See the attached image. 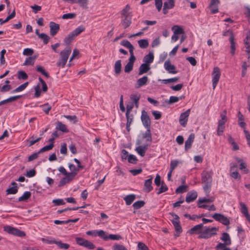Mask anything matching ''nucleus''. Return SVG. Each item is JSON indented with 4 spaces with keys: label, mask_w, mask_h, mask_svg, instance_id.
Wrapping results in <instances>:
<instances>
[{
    "label": "nucleus",
    "mask_w": 250,
    "mask_h": 250,
    "mask_svg": "<svg viewBox=\"0 0 250 250\" xmlns=\"http://www.w3.org/2000/svg\"><path fill=\"white\" fill-rule=\"evenodd\" d=\"M213 173L211 170H204L201 173L202 183L204 185L203 189L207 194L210 192L212 182Z\"/></svg>",
    "instance_id": "nucleus-1"
},
{
    "label": "nucleus",
    "mask_w": 250,
    "mask_h": 250,
    "mask_svg": "<svg viewBox=\"0 0 250 250\" xmlns=\"http://www.w3.org/2000/svg\"><path fill=\"white\" fill-rule=\"evenodd\" d=\"M218 229L216 227L211 228L208 227H204L202 233L198 236L199 239H208L217 234Z\"/></svg>",
    "instance_id": "nucleus-2"
},
{
    "label": "nucleus",
    "mask_w": 250,
    "mask_h": 250,
    "mask_svg": "<svg viewBox=\"0 0 250 250\" xmlns=\"http://www.w3.org/2000/svg\"><path fill=\"white\" fill-rule=\"evenodd\" d=\"M221 76L220 69L218 67H215L212 73V87L214 89L219 81Z\"/></svg>",
    "instance_id": "nucleus-3"
},
{
    "label": "nucleus",
    "mask_w": 250,
    "mask_h": 250,
    "mask_svg": "<svg viewBox=\"0 0 250 250\" xmlns=\"http://www.w3.org/2000/svg\"><path fill=\"white\" fill-rule=\"evenodd\" d=\"M4 230L9 234H12L20 237H23L25 235L24 231L12 227L11 226H5L4 227Z\"/></svg>",
    "instance_id": "nucleus-4"
},
{
    "label": "nucleus",
    "mask_w": 250,
    "mask_h": 250,
    "mask_svg": "<svg viewBox=\"0 0 250 250\" xmlns=\"http://www.w3.org/2000/svg\"><path fill=\"white\" fill-rule=\"evenodd\" d=\"M172 223L176 231L175 236L178 237L182 231V229L180 224L179 217L177 215H174V218L172 220Z\"/></svg>",
    "instance_id": "nucleus-5"
},
{
    "label": "nucleus",
    "mask_w": 250,
    "mask_h": 250,
    "mask_svg": "<svg viewBox=\"0 0 250 250\" xmlns=\"http://www.w3.org/2000/svg\"><path fill=\"white\" fill-rule=\"evenodd\" d=\"M190 112V109H188L185 112L182 113L179 117V123L183 127L187 125L188 117Z\"/></svg>",
    "instance_id": "nucleus-6"
},
{
    "label": "nucleus",
    "mask_w": 250,
    "mask_h": 250,
    "mask_svg": "<svg viewBox=\"0 0 250 250\" xmlns=\"http://www.w3.org/2000/svg\"><path fill=\"white\" fill-rule=\"evenodd\" d=\"M204 228L203 224H199L195 225L190 229L188 230L187 233L190 235L201 234L202 233V229Z\"/></svg>",
    "instance_id": "nucleus-7"
},
{
    "label": "nucleus",
    "mask_w": 250,
    "mask_h": 250,
    "mask_svg": "<svg viewBox=\"0 0 250 250\" xmlns=\"http://www.w3.org/2000/svg\"><path fill=\"white\" fill-rule=\"evenodd\" d=\"M141 120L144 126L146 128L150 127V119L145 110H143L142 112Z\"/></svg>",
    "instance_id": "nucleus-8"
},
{
    "label": "nucleus",
    "mask_w": 250,
    "mask_h": 250,
    "mask_svg": "<svg viewBox=\"0 0 250 250\" xmlns=\"http://www.w3.org/2000/svg\"><path fill=\"white\" fill-rule=\"evenodd\" d=\"M175 0H166L164 3L163 13L164 14H167L169 9H171L175 6Z\"/></svg>",
    "instance_id": "nucleus-9"
},
{
    "label": "nucleus",
    "mask_w": 250,
    "mask_h": 250,
    "mask_svg": "<svg viewBox=\"0 0 250 250\" xmlns=\"http://www.w3.org/2000/svg\"><path fill=\"white\" fill-rule=\"evenodd\" d=\"M148 177H149V178L145 181L144 188L143 189V190L147 193L150 192L153 189V187L152 186L153 176L150 175Z\"/></svg>",
    "instance_id": "nucleus-10"
},
{
    "label": "nucleus",
    "mask_w": 250,
    "mask_h": 250,
    "mask_svg": "<svg viewBox=\"0 0 250 250\" xmlns=\"http://www.w3.org/2000/svg\"><path fill=\"white\" fill-rule=\"evenodd\" d=\"M86 234L88 235H91L94 237L98 236L103 239H105L106 238L104 236V231L103 230H89L86 231Z\"/></svg>",
    "instance_id": "nucleus-11"
},
{
    "label": "nucleus",
    "mask_w": 250,
    "mask_h": 250,
    "mask_svg": "<svg viewBox=\"0 0 250 250\" xmlns=\"http://www.w3.org/2000/svg\"><path fill=\"white\" fill-rule=\"evenodd\" d=\"M50 33L52 36L55 35L60 30V25L53 21L49 23Z\"/></svg>",
    "instance_id": "nucleus-12"
},
{
    "label": "nucleus",
    "mask_w": 250,
    "mask_h": 250,
    "mask_svg": "<svg viewBox=\"0 0 250 250\" xmlns=\"http://www.w3.org/2000/svg\"><path fill=\"white\" fill-rule=\"evenodd\" d=\"M164 67L169 73L176 74L177 73V71L175 70L176 68L175 66L171 64L170 61L169 60H167L165 62Z\"/></svg>",
    "instance_id": "nucleus-13"
},
{
    "label": "nucleus",
    "mask_w": 250,
    "mask_h": 250,
    "mask_svg": "<svg viewBox=\"0 0 250 250\" xmlns=\"http://www.w3.org/2000/svg\"><path fill=\"white\" fill-rule=\"evenodd\" d=\"M219 0H211L209 4V8L212 14H215L218 12Z\"/></svg>",
    "instance_id": "nucleus-14"
},
{
    "label": "nucleus",
    "mask_w": 250,
    "mask_h": 250,
    "mask_svg": "<svg viewBox=\"0 0 250 250\" xmlns=\"http://www.w3.org/2000/svg\"><path fill=\"white\" fill-rule=\"evenodd\" d=\"M239 205L241 207L240 211L246 217L248 221L250 222V215L248 212V208L245 204L242 202H239Z\"/></svg>",
    "instance_id": "nucleus-15"
},
{
    "label": "nucleus",
    "mask_w": 250,
    "mask_h": 250,
    "mask_svg": "<svg viewBox=\"0 0 250 250\" xmlns=\"http://www.w3.org/2000/svg\"><path fill=\"white\" fill-rule=\"evenodd\" d=\"M197 195V193L196 191L192 190L188 192L186 196V201L187 203L191 202L196 199Z\"/></svg>",
    "instance_id": "nucleus-16"
},
{
    "label": "nucleus",
    "mask_w": 250,
    "mask_h": 250,
    "mask_svg": "<svg viewBox=\"0 0 250 250\" xmlns=\"http://www.w3.org/2000/svg\"><path fill=\"white\" fill-rule=\"evenodd\" d=\"M71 52V48L69 46H67L64 50L61 52L60 57L66 61H67Z\"/></svg>",
    "instance_id": "nucleus-17"
},
{
    "label": "nucleus",
    "mask_w": 250,
    "mask_h": 250,
    "mask_svg": "<svg viewBox=\"0 0 250 250\" xmlns=\"http://www.w3.org/2000/svg\"><path fill=\"white\" fill-rule=\"evenodd\" d=\"M148 148V145H145L144 146H139L136 147L135 149L137 153L142 157H144L145 155L146 152Z\"/></svg>",
    "instance_id": "nucleus-18"
},
{
    "label": "nucleus",
    "mask_w": 250,
    "mask_h": 250,
    "mask_svg": "<svg viewBox=\"0 0 250 250\" xmlns=\"http://www.w3.org/2000/svg\"><path fill=\"white\" fill-rule=\"evenodd\" d=\"M148 80V77L146 76L139 79L135 85V88H138L146 85Z\"/></svg>",
    "instance_id": "nucleus-19"
},
{
    "label": "nucleus",
    "mask_w": 250,
    "mask_h": 250,
    "mask_svg": "<svg viewBox=\"0 0 250 250\" xmlns=\"http://www.w3.org/2000/svg\"><path fill=\"white\" fill-rule=\"evenodd\" d=\"M194 138L195 135L193 133H191L189 135L188 139L185 142V148L186 150H188L191 147L192 144L194 141Z\"/></svg>",
    "instance_id": "nucleus-20"
},
{
    "label": "nucleus",
    "mask_w": 250,
    "mask_h": 250,
    "mask_svg": "<svg viewBox=\"0 0 250 250\" xmlns=\"http://www.w3.org/2000/svg\"><path fill=\"white\" fill-rule=\"evenodd\" d=\"M150 69V67L148 64L143 63L139 68V75H142L143 74L147 73Z\"/></svg>",
    "instance_id": "nucleus-21"
},
{
    "label": "nucleus",
    "mask_w": 250,
    "mask_h": 250,
    "mask_svg": "<svg viewBox=\"0 0 250 250\" xmlns=\"http://www.w3.org/2000/svg\"><path fill=\"white\" fill-rule=\"evenodd\" d=\"M229 41L230 43V53L232 55H234L235 51V42H234V37L232 33H230Z\"/></svg>",
    "instance_id": "nucleus-22"
},
{
    "label": "nucleus",
    "mask_w": 250,
    "mask_h": 250,
    "mask_svg": "<svg viewBox=\"0 0 250 250\" xmlns=\"http://www.w3.org/2000/svg\"><path fill=\"white\" fill-rule=\"evenodd\" d=\"M125 18L122 20L121 24L124 28H126L131 23V17L132 16H124Z\"/></svg>",
    "instance_id": "nucleus-23"
},
{
    "label": "nucleus",
    "mask_w": 250,
    "mask_h": 250,
    "mask_svg": "<svg viewBox=\"0 0 250 250\" xmlns=\"http://www.w3.org/2000/svg\"><path fill=\"white\" fill-rule=\"evenodd\" d=\"M104 236L106 237L105 239H103L104 241H107L108 239L113 240H119L122 239V236L120 235L111 234L109 235H107L105 231L104 235Z\"/></svg>",
    "instance_id": "nucleus-24"
},
{
    "label": "nucleus",
    "mask_w": 250,
    "mask_h": 250,
    "mask_svg": "<svg viewBox=\"0 0 250 250\" xmlns=\"http://www.w3.org/2000/svg\"><path fill=\"white\" fill-rule=\"evenodd\" d=\"M154 60V56L152 53H149L148 54L145 56L143 59L144 63L148 64L152 63Z\"/></svg>",
    "instance_id": "nucleus-25"
},
{
    "label": "nucleus",
    "mask_w": 250,
    "mask_h": 250,
    "mask_svg": "<svg viewBox=\"0 0 250 250\" xmlns=\"http://www.w3.org/2000/svg\"><path fill=\"white\" fill-rule=\"evenodd\" d=\"M135 198L134 194H129L125 197L124 200L125 201L126 205H130L135 200Z\"/></svg>",
    "instance_id": "nucleus-26"
},
{
    "label": "nucleus",
    "mask_w": 250,
    "mask_h": 250,
    "mask_svg": "<svg viewBox=\"0 0 250 250\" xmlns=\"http://www.w3.org/2000/svg\"><path fill=\"white\" fill-rule=\"evenodd\" d=\"M75 36L71 32L64 39V42L66 45H69L75 38Z\"/></svg>",
    "instance_id": "nucleus-27"
},
{
    "label": "nucleus",
    "mask_w": 250,
    "mask_h": 250,
    "mask_svg": "<svg viewBox=\"0 0 250 250\" xmlns=\"http://www.w3.org/2000/svg\"><path fill=\"white\" fill-rule=\"evenodd\" d=\"M121 44L127 48L129 49V52L133 51L134 47L131 43L127 40H123L121 42Z\"/></svg>",
    "instance_id": "nucleus-28"
},
{
    "label": "nucleus",
    "mask_w": 250,
    "mask_h": 250,
    "mask_svg": "<svg viewBox=\"0 0 250 250\" xmlns=\"http://www.w3.org/2000/svg\"><path fill=\"white\" fill-rule=\"evenodd\" d=\"M221 239L227 245H229L231 244V240L229 234L227 233L224 232L222 234Z\"/></svg>",
    "instance_id": "nucleus-29"
},
{
    "label": "nucleus",
    "mask_w": 250,
    "mask_h": 250,
    "mask_svg": "<svg viewBox=\"0 0 250 250\" xmlns=\"http://www.w3.org/2000/svg\"><path fill=\"white\" fill-rule=\"evenodd\" d=\"M143 138L146 139V141L151 142L152 141V136L150 128H147L145 133L143 134Z\"/></svg>",
    "instance_id": "nucleus-30"
},
{
    "label": "nucleus",
    "mask_w": 250,
    "mask_h": 250,
    "mask_svg": "<svg viewBox=\"0 0 250 250\" xmlns=\"http://www.w3.org/2000/svg\"><path fill=\"white\" fill-rule=\"evenodd\" d=\"M139 46L141 48H146L149 45L148 41L147 39H141L138 41Z\"/></svg>",
    "instance_id": "nucleus-31"
},
{
    "label": "nucleus",
    "mask_w": 250,
    "mask_h": 250,
    "mask_svg": "<svg viewBox=\"0 0 250 250\" xmlns=\"http://www.w3.org/2000/svg\"><path fill=\"white\" fill-rule=\"evenodd\" d=\"M31 193L30 191H25L23 193V195L20 197L18 199L19 202L25 201L27 200L31 196Z\"/></svg>",
    "instance_id": "nucleus-32"
},
{
    "label": "nucleus",
    "mask_w": 250,
    "mask_h": 250,
    "mask_svg": "<svg viewBox=\"0 0 250 250\" xmlns=\"http://www.w3.org/2000/svg\"><path fill=\"white\" fill-rule=\"evenodd\" d=\"M85 30V28L83 25L79 26L77 27L75 30H74L72 32L73 33L75 37H77L82 32L84 31Z\"/></svg>",
    "instance_id": "nucleus-33"
},
{
    "label": "nucleus",
    "mask_w": 250,
    "mask_h": 250,
    "mask_svg": "<svg viewBox=\"0 0 250 250\" xmlns=\"http://www.w3.org/2000/svg\"><path fill=\"white\" fill-rule=\"evenodd\" d=\"M55 244L61 249L67 250L70 247L68 244L63 243L61 241H56Z\"/></svg>",
    "instance_id": "nucleus-34"
},
{
    "label": "nucleus",
    "mask_w": 250,
    "mask_h": 250,
    "mask_svg": "<svg viewBox=\"0 0 250 250\" xmlns=\"http://www.w3.org/2000/svg\"><path fill=\"white\" fill-rule=\"evenodd\" d=\"M171 29L174 34L179 35L183 34L184 32L183 28L178 25L173 26Z\"/></svg>",
    "instance_id": "nucleus-35"
},
{
    "label": "nucleus",
    "mask_w": 250,
    "mask_h": 250,
    "mask_svg": "<svg viewBox=\"0 0 250 250\" xmlns=\"http://www.w3.org/2000/svg\"><path fill=\"white\" fill-rule=\"evenodd\" d=\"M121 68H122V64H121V60H118L115 62V65H114V70L115 72L117 74H119L120 73L121 71Z\"/></svg>",
    "instance_id": "nucleus-36"
},
{
    "label": "nucleus",
    "mask_w": 250,
    "mask_h": 250,
    "mask_svg": "<svg viewBox=\"0 0 250 250\" xmlns=\"http://www.w3.org/2000/svg\"><path fill=\"white\" fill-rule=\"evenodd\" d=\"M28 85V82H26V83L21 84V85H20L19 86L17 87L14 90H13L12 91V93H17V92H19L22 91L24 89L26 88V87Z\"/></svg>",
    "instance_id": "nucleus-37"
},
{
    "label": "nucleus",
    "mask_w": 250,
    "mask_h": 250,
    "mask_svg": "<svg viewBox=\"0 0 250 250\" xmlns=\"http://www.w3.org/2000/svg\"><path fill=\"white\" fill-rule=\"evenodd\" d=\"M56 128L58 130L62 131L63 132H68V130L67 129L66 125H65L63 124L61 122H58L57 123V125Z\"/></svg>",
    "instance_id": "nucleus-38"
},
{
    "label": "nucleus",
    "mask_w": 250,
    "mask_h": 250,
    "mask_svg": "<svg viewBox=\"0 0 250 250\" xmlns=\"http://www.w3.org/2000/svg\"><path fill=\"white\" fill-rule=\"evenodd\" d=\"M224 112L225 113L224 114H221V119L219 120L218 125L225 126V123L227 121V117L226 115V111H224Z\"/></svg>",
    "instance_id": "nucleus-39"
},
{
    "label": "nucleus",
    "mask_w": 250,
    "mask_h": 250,
    "mask_svg": "<svg viewBox=\"0 0 250 250\" xmlns=\"http://www.w3.org/2000/svg\"><path fill=\"white\" fill-rule=\"evenodd\" d=\"M36 59L35 57H29L27 58L23 63V65H32L34 64L35 62V60Z\"/></svg>",
    "instance_id": "nucleus-40"
},
{
    "label": "nucleus",
    "mask_w": 250,
    "mask_h": 250,
    "mask_svg": "<svg viewBox=\"0 0 250 250\" xmlns=\"http://www.w3.org/2000/svg\"><path fill=\"white\" fill-rule=\"evenodd\" d=\"M36 70L38 72L41 73L42 75L46 78H49V75L48 73L44 70L43 67L38 65L37 66Z\"/></svg>",
    "instance_id": "nucleus-41"
},
{
    "label": "nucleus",
    "mask_w": 250,
    "mask_h": 250,
    "mask_svg": "<svg viewBox=\"0 0 250 250\" xmlns=\"http://www.w3.org/2000/svg\"><path fill=\"white\" fill-rule=\"evenodd\" d=\"M168 190V188L165 183L162 181L161 183V186L159 188L158 191L157 192V194H160L162 193L167 191Z\"/></svg>",
    "instance_id": "nucleus-42"
},
{
    "label": "nucleus",
    "mask_w": 250,
    "mask_h": 250,
    "mask_svg": "<svg viewBox=\"0 0 250 250\" xmlns=\"http://www.w3.org/2000/svg\"><path fill=\"white\" fill-rule=\"evenodd\" d=\"M41 240L43 242L49 244H55L56 240L54 238L50 237L42 238Z\"/></svg>",
    "instance_id": "nucleus-43"
},
{
    "label": "nucleus",
    "mask_w": 250,
    "mask_h": 250,
    "mask_svg": "<svg viewBox=\"0 0 250 250\" xmlns=\"http://www.w3.org/2000/svg\"><path fill=\"white\" fill-rule=\"evenodd\" d=\"M198 207L199 208H203L208 209V210H210V211H215L216 210V208L213 205L208 206L205 205V204H203V205L199 204L198 205Z\"/></svg>",
    "instance_id": "nucleus-44"
},
{
    "label": "nucleus",
    "mask_w": 250,
    "mask_h": 250,
    "mask_svg": "<svg viewBox=\"0 0 250 250\" xmlns=\"http://www.w3.org/2000/svg\"><path fill=\"white\" fill-rule=\"evenodd\" d=\"M145 202L142 200L138 201L135 202L133 204V207L135 209H139L142 207H143L145 205Z\"/></svg>",
    "instance_id": "nucleus-45"
},
{
    "label": "nucleus",
    "mask_w": 250,
    "mask_h": 250,
    "mask_svg": "<svg viewBox=\"0 0 250 250\" xmlns=\"http://www.w3.org/2000/svg\"><path fill=\"white\" fill-rule=\"evenodd\" d=\"M6 193L7 194H15L18 192V187L13 186L9 188L6 190Z\"/></svg>",
    "instance_id": "nucleus-46"
},
{
    "label": "nucleus",
    "mask_w": 250,
    "mask_h": 250,
    "mask_svg": "<svg viewBox=\"0 0 250 250\" xmlns=\"http://www.w3.org/2000/svg\"><path fill=\"white\" fill-rule=\"evenodd\" d=\"M179 78L178 77H174L172 78L164 79L162 81L165 84H167L171 83H176L179 81Z\"/></svg>",
    "instance_id": "nucleus-47"
},
{
    "label": "nucleus",
    "mask_w": 250,
    "mask_h": 250,
    "mask_svg": "<svg viewBox=\"0 0 250 250\" xmlns=\"http://www.w3.org/2000/svg\"><path fill=\"white\" fill-rule=\"evenodd\" d=\"M78 3L81 7L86 8L87 7L88 0H76V2Z\"/></svg>",
    "instance_id": "nucleus-48"
},
{
    "label": "nucleus",
    "mask_w": 250,
    "mask_h": 250,
    "mask_svg": "<svg viewBox=\"0 0 250 250\" xmlns=\"http://www.w3.org/2000/svg\"><path fill=\"white\" fill-rule=\"evenodd\" d=\"M18 78L19 79L27 80L28 79V75L23 71H20L18 72Z\"/></svg>",
    "instance_id": "nucleus-49"
},
{
    "label": "nucleus",
    "mask_w": 250,
    "mask_h": 250,
    "mask_svg": "<svg viewBox=\"0 0 250 250\" xmlns=\"http://www.w3.org/2000/svg\"><path fill=\"white\" fill-rule=\"evenodd\" d=\"M39 37L43 40L44 44H47L49 42V37L44 33L39 34Z\"/></svg>",
    "instance_id": "nucleus-50"
},
{
    "label": "nucleus",
    "mask_w": 250,
    "mask_h": 250,
    "mask_svg": "<svg viewBox=\"0 0 250 250\" xmlns=\"http://www.w3.org/2000/svg\"><path fill=\"white\" fill-rule=\"evenodd\" d=\"M41 107L42 108V110L46 113L48 114L49 111L51 109V106L50 105L48 104H45L43 105H41Z\"/></svg>",
    "instance_id": "nucleus-51"
},
{
    "label": "nucleus",
    "mask_w": 250,
    "mask_h": 250,
    "mask_svg": "<svg viewBox=\"0 0 250 250\" xmlns=\"http://www.w3.org/2000/svg\"><path fill=\"white\" fill-rule=\"evenodd\" d=\"M52 203L54 204L55 206L63 205L65 204V202L62 199H54L52 201Z\"/></svg>",
    "instance_id": "nucleus-52"
},
{
    "label": "nucleus",
    "mask_w": 250,
    "mask_h": 250,
    "mask_svg": "<svg viewBox=\"0 0 250 250\" xmlns=\"http://www.w3.org/2000/svg\"><path fill=\"white\" fill-rule=\"evenodd\" d=\"M182 97H178L176 96H170L168 101V104H172L179 101V100L182 99Z\"/></svg>",
    "instance_id": "nucleus-53"
},
{
    "label": "nucleus",
    "mask_w": 250,
    "mask_h": 250,
    "mask_svg": "<svg viewBox=\"0 0 250 250\" xmlns=\"http://www.w3.org/2000/svg\"><path fill=\"white\" fill-rule=\"evenodd\" d=\"M180 162L177 160H172L170 162V169L173 171V170L177 167Z\"/></svg>",
    "instance_id": "nucleus-54"
},
{
    "label": "nucleus",
    "mask_w": 250,
    "mask_h": 250,
    "mask_svg": "<svg viewBox=\"0 0 250 250\" xmlns=\"http://www.w3.org/2000/svg\"><path fill=\"white\" fill-rule=\"evenodd\" d=\"M77 174H76L75 172H67V174H66L65 176L67 180H68V181L69 182L70 181L73 179V178Z\"/></svg>",
    "instance_id": "nucleus-55"
},
{
    "label": "nucleus",
    "mask_w": 250,
    "mask_h": 250,
    "mask_svg": "<svg viewBox=\"0 0 250 250\" xmlns=\"http://www.w3.org/2000/svg\"><path fill=\"white\" fill-rule=\"evenodd\" d=\"M130 99L135 104H137V103L140 99V95H138L137 94H132L130 96Z\"/></svg>",
    "instance_id": "nucleus-56"
},
{
    "label": "nucleus",
    "mask_w": 250,
    "mask_h": 250,
    "mask_svg": "<svg viewBox=\"0 0 250 250\" xmlns=\"http://www.w3.org/2000/svg\"><path fill=\"white\" fill-rule=\"evenodd\" d=\"M76 15L75 13H67L63 14L62 16L63 19H72L76 17Z\"/></svg>",
    "instance_id": "nucleus-57"
},
{
    "label": "nucleus",
    "mask_w": 250,
    "mask_h": 250,
    "mask_svg": "<svg viewBox=\"0 0 250 250\" xmlns=\"http://www.w3.org/2000/svg\"><path fill=\"white\" fill-rule=\"evenodd\" d=\"M54 147V144H50L49 145L46 146L42 148L39 151V153L43 152L46 151H48L52 149Z\"/></svg>",
    "instance_id": "nucleus-58"
},
{
    "label": "nucleus",
    "mask_w": 250,
    "mask_h": 250,
    "mask_svg": "<svg viewBox=\"0 0 250 250\" xmlns=\"http://www.w3.org/2000/svg\"><path fill=\"white\" fill-rule=\"evenodd\" d=\"M83 247L87 248L89 249L92 250L95 248V246L91 242L86 240Z\"/></svg>",
    "instance_id": "nucleus-59"
},
{
    "label": "nucleus",
    "mask_w": 250,
    "mask_h": 250,
    "mask_svg": "<svg viewBox=\"0 0 250 250\" xmlns=\"http://www.w3.org/2000/svg\"><path fill=\"white\" fill-rule=\"evenodd\" d=\"M125 116L127 120L126 124H128V125H131L133 120V114H130V113L128 114L125 113Z\"/></svg>",
    "instance_id": "nucleus-60"
},
{
    "label": "nucleus",
    "mask_w": 250,
    "mask_h": 250,
    "mask_svg": "<svg viewBox=\"0 0 250 250\" xmlns=\"http://www.w3.org/2000/svg\"><path fill=\"white\" fill-rule=\"evenodd\" d=\"M187 186L182 185L178 187L176 190L175 192L177 193H183L185 192L187 190Z\"/></svg>",
    "instance_id": "nucleus-61"
},
{
    "label": "nucleus",
    "mask_w": 250,
    "mask_h": 250,
    "mask_svg": "<svg viewBox=\"0 0 250 250\" xmlns=\"http://www.w3.org/2000/svg\"><path fill=\"white\" fill-rule=\"evenodd\" d=\"M34 53V50L31 48H27L23 50V55L25 56H31Z\"/></svg>",
    "instance_id": "nucleus-62"
},
{
    "label": "nucleus",
    "mask_w": 250,
    "mask_h": 250,
    "mask_svg": "<svg viewBox=\"0 0 250 250\" xmlns=\"http://www.w3.org/2000/svg\"><path fill=\"white\" fill-rule=\"evenodd\" d=\"M67 62V61L64 60V59H62L61 57L60 58L59 60L57 62L56 64L58 66L62 67V68H63L66 63Z\"/></svg>",
    "instance_id": "nucleus-63"
},
{
    "label": "nucleus",
    "mask_w": 250,
    "mask_h": 250,
    "mask_svg": "<svg viewBox=\"0 0 250 250\" xmlns=\"http://www.w3.org/2000/svg\"><path fill=\"white\" fill-rule=\"evenodd\" d=\"M138 250H149L148 247L143 243L139 242L138 244Z\"/></svg>",
    "instance_id": "nucleus-64"
}]
</instances>
